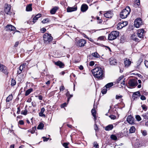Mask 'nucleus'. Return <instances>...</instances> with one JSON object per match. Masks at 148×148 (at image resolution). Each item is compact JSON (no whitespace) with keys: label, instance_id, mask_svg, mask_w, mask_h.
Instances as JSON below:
<instances>
[{"label":"nucleus","instance_id":"f257e3e1","mask_svg":"<svg viewBox=\"0 0 148 148\" xmlns=\"http://www.w3.org/2000/svg\"><path fill=\"white\" fill-rule=\"evenodd\" d=\"M93 76L97 79H101L104 77L103 69L100 67H96L92 70Z\"/></svg>","mask_w":148,"mask_h":148},{"label":"nucleus","instance_id":"f03ea898","mask_svg":"<svg viewBox=\"0 0 148 148\" xmlns=\"http://www.w3.org/2000/svg\"><path fill=\"white\" fill-rule=\"evenodd\" d=\"M131 11L130 7L127 6L123 10L120 14V17L122 19L127 18L128 15L129 14Z\"/></svg>","mask_w":148,"mask_h":148},{"label":"nucleus","instance_id":"7ed1b4c3","mask_svg":"<svg viewBox=\"0 0 148 148\" xmlns=\"http://www.w3.org/2000/svg\"><path fill=\"white\" fill-rule=\"evenodd\" d=\"M119 32L117 31H112L108 36V39L109 40H112L116 39L119 35Z\"/></svg>","mask_w":148,"mask_h":148},{"label":"nucleus","instance_id":"20e7f679","mask_svg":"<svg viewBox=\"0 0 148 148\" xmlns=\"http://www.w3.org/2000/svg\"><path fill=\"white\" fill-rule=\"evenodd\" d=\"M75 41V44L79 47H83L86 43V40L83 39L78 40L77 38H76Z\"/></svg>","mask_w":148,"mask_h":148},{"label":"nucleus","instance_id":"39448f33","mask_svg":"<svg viewBox=\"0 0 148 148\" xmlns=\"http://www.w3.org/2000/svg\"><path fill=\"white\" fill-rule=\"evenodd\" d=\"M53 39L51 34L46 33L43 36V40L45 43H49Z\"/></svg>","mask_w":148,"mask_h":148},{"label":"nucleus","instance_id":"423d86ee","mask_svg":"<svg viewBox=\"0 0 148 148\" xmlns=\"http://www.w3.org/2000/svg\"><path fill=\"white\" fill-rule=\"evenodd\" d=\"M143 24V22L142 19L140 18H136L134 22V25L136 28H139Z\"/></svg>","mask_w":148,"mask_h":148},{"label":"nucleus","instance_id":"0eeeda50","mask_svg":"<svg viewBox=\"0 0 148 148\" xmlns=\"http://www.w3.org/2000/svg\"><path fill=\"white\" fill-rule=\"evenodd\" d=\"M128 86L130 87H134L136 86L138 83L137 80L134 79H130L128 82Z\"/></svg>","mask_w":148,"mask_h":148},{"label":"nucleus","instance_id":"6e6552de","mask_svg":"<svg viewBox=\"0 0 148 148\" xmlns=\"http://www.w3.org/2000/svg\"><path fill=\"white\" fill-rule=\"evenodd\" d=\"M0 71L8 75V72L7 68L3 64H0Z\"/></svg>","mask_w":148,"mask_h":148},{"label":"nucleus","instance_id":"1a4fd4ad","mask_svg":"<svg viewBox=\"0 0 148 148\" xmlns=\"http://www.w3.org/2000/svg\"><path fill=\"white\" fill-rule=\"evenodd\" d=\"M127 121L128 123L132 125H134L135 123V121L134 119L131 115H129L127 117Z\"/></svg>","mask_w":148,"mask_h":148},{"label":"nucleus","instance_id":"9d476101","mask_svg":"<svg viewBox=\"0 0 148 148\" xmlns=\"http://www.w3.org/2000/svg\"><path fill=\"white\" fill-rule=\"evenodd\" d=\"M127 24L128 23L127 21H121L117 24V28L118 29H120L127 25Z\"/></svg>","mask_w":148,"mask_h":148},{"label":"nucleus","instance_id":"9b49d317","mask_svg":"<svg viewBox=\"0 0 148 148\" xmlns=\"http://www.w3.org/2000/svg\"><path fill=\"white\" fill-rule=\"evenodd\" d=\"M145 32L144 29H139L137 30V36L139 38L142 39L144 37Z\"/></svg>","mask_w":148,"mask_h":148},{"label":"nucleus","instance_id":"f8f14e48","mask_svg":"<svg viewBox=\"0 0 148 148\" xmlns=\"http://www.w3.org/2000/svg\"><path fill=\"white\" fill-rule=\"evenodd\" d=\"M5 29L7 31H11L16 29V28L11 25H8L5 27Z\"/></svg>","mask_w":148,"mask_h":148},{"label":"nucleus","instance_id":"ddd939ff","mask_svg":"<svg viewBox=\"0 0 148 148\" xmlns=\"http://www.w3.org/2000/svg\"><path fill=\"white\" fill-rule=\"evenodd\" d=\"M143 145L142 142L138 140H136L134 145V147L136 148H138L142 146Z\"/></svg>","mask_w":148,"mask_h":148},{"label":"nucleus","instance_id":"4468645a","mask_svg":"<svg viewBox=\"0 0 148 148\" xmlns=\"http://www.w3.org/2000/svg\"><path fill=\"white\" fill-rule=\"evenodd\" d=\"M113 15V12L112 11H108L104 14V16L107 18H111Z\"/></svg>","mask_w":148,"mask_h":148},{"label":"nucleus","instance_id":"2eb2a0df","mask_svg":"<svg viewBox=\"0 0 148 148\" xmlns=\"http://www.w3.org/2000/svg\"><path fill=\"white\" fill-rule=\"evenodd\" d=\"M10 5L5 4V6L4 11L7 14H9L10 13V11L11 8Z\"/></svg>","mask_w":148,"mask_h":148},{"label":"nucleus","instance_id":"dca6fc26","mask_svg":"<svg viewBox=\"0 0 148 148\" xmlns=\"http://www.w3.org/2000/svg\"><path fill=\"white\" fill-rule=\"evenodd\" d=\"M88 6L86 4H82L81 8V10L82 12H86L88 9Z\"/></svg>","mask_w":148,"mask_h":148},{"label":"nucleus","instance_id":"f3484780","mask_svg":"<svg viewBox=\"0 0 148 148\" xmlns=\"http://www.w3.org/2000/svg\"><path fill=\"white\" fill-rule=\"evenodd\" d=\"M77 9V6L75 7H68L67 8V12H71L76 11Z\"/></svg>","mask_w":148,"mask_h":148},{"label":"nucleus","instance_id":"a211bd4d","mask_svg":"<svg viewBox=\"0 0 148 148\" xmlns=\"http://www.w3.org/2000/svg\"><path fill=\"white\" fill-rule=\"evenodd\" d=\"M55 64L57 66H59L60 68H63L64 66V63L60 61L55 62Z\"/></svg>","mask_w":148,"mask_h":148},{"label":"nucleus","instance_id":"6ab92c4d","mask_svg":"<svg viewBox=\"0 0 148 148\" xmlns=\"http://www.w3.org/2000/svg\"><path fill=\"white\" fill-rule=\"evenodd\" d=\"M125 59L126 60L124 61V64L125 66L127 67L130 66L131 63V62L129 59H127V58Z\"/></svg>","mask_w":148,"mask_h":148},{"label":"nucleus","instance_id":"aec40b11","mask_svg":"<svg viewBox=\"0 0 148 148\" xmlns=\"http://www.w3.org/2000/svg\"><path fill=\"white\" fill-rule=\"evenodd\" d=\"M58 8H59L58 7H54L50 10V13L51 14H55L56 11L58 9Z\"/></svg>","mask_w":148,"mask_h":148},{"label":"nucleus","instance_id":"412c9836","mask_svg":"<svg viewBox=\"0 0 148 148\" xmlns=\"http://www.w3.org/2000/svg\"><path fill=\"white\" fill-rule=\"evenodd\" d=\"M110 64L111 65H116L117 64V60L113 58H110Z\"/></svg>","mask_w":148,"mask_h":148},{"label":"nucleus","instance_id":"4be33fe9","mask_svg":"<svg viewBox=\"0 0 148 148\" xmlns=\"http://www.w3.org/2000/svg\"><path fill=\"white\" fill-rule=\"evenodd\" d=\"M113 128V126L112 124H110L106 126L105 128V130L106 131H110Z\"/></svg>","mask_w":148,"mask_h":148},{"label":"nucleus","instance_id":"5701e85b","mask_svg":"<svg viewBox=\"0 0 148 148\" xmlns=\"http://www.w3.org/2000/svg\"><path fill=\"white\" fill-rule=\"evenodd\" d=\"M131 39L133 40L136 42H139L140 40L138 38L136 37L134 35H132L131 36Z\"/></svg>","mask_w":148,"mask_h":148},{"label":"nucleus","instance_id":"b1692460","mask_svg":"<svg viewBox=\"0 0 148 148\" xmlns=\"http://www.w3.org/2000/svg\"><path fill=\"white\" fill-rule=\"evenodd\" d=\"M13 99V96L12 94L10 95L8 97H7L6 99V102H8L12 100Z\"/></svg>","mask_w":148,"mask_h":148},{"label":"nucleus","instance_id":"393cba45","mask_svg":"<svg viewBox=\"0 0 148 148\" xmlns=\"http://www.w3.org/2000/svg\"><path fill=\"white\" fill-rule=\"evenodd\" d=\"M32 4H29V5H28L26 7V11H31L32 10Z\"/></svg>","mask_w":148,"mask_h":148},{"label":"nucleus","instance_id":"a878e982","mask_svg":"<svg viewBox=\"0 0 148 148\" xmlns=\"http://www.w3.org/2000/svg\"><path fill=\"white\" fill-rule=\"evenodd\" d=\"M33 91V89L32 88H30L27 90L25 94V95L26 96L28 95L29 94Z\"/></svg>","mask_w":148,"mask_h":148},{"label":"nucleus","instance_id":"bb28decb","mask_svg":"<svg viewBox=\"0 0 148 148\" xmlns=\"http://www.w3.org/2000/svg\"><path fill=\"white\" fill-rule=\"evenodd\" d=\"M44 124L42 123H40L38 125L37 129L38 130H42L43 128Z\"/></svg>","mask_w":148,"mask_h":148},{"label":"nucleus","instance_id":"cd10ccee","mask_svg":"<svg viewBox=\"0 0 148 148\" xmlns=\"http://www.w3.org/2000/svg\"><path fill=\"white\" fill-rule=\"evenodd\" d=\"M107 91V88L105 86L103 87L101 90V92L103 94H105L106 93Z\"/></svg>","mask_w":148,"mask_h":148},{"label":"nucleus","instance_id":"c85d7f7f","mask_svg":"<svg viewBox=\"0 0 148 148\" xmlns=\"http://www.w3.org/2000/svg\"><path fill=\"white\" fill-rule=\"evenodd\" d=\"M136 129L134 126H132L131 127L130 130V133H134Z\"/></svg>","mask_w":148,"mask_h":148},{"label":"nucleus","instance_id":"c756f323","mask_svg":"<svg viewBox=\"0 0 148 148\" xmlns=\"http://www.w3.org/2000/svg\"><path fill=\"white\" fill-rule=\"evenodd\" d=\"M113 85V83L112 82H110L106 84L105 87L107 89L109 88Z\"/></svg>","mask_w":148,"mask_h":148},{"label":"nucleus","instance_id":"7c9ffc66","mask_svg":"<svg viewBox=\"0 0 148 148\" xmlns=\"http://www.w3.org/2000/svg\"><path fill=\"white\" fill-rule=\"evenodd\" d=\"M92 55L94 57L96 58H98L100 56L99 54L97 52H95L92 53Z\"/></svg>","mask_w":148,"mask_h":148},{"label":"nucleus","instance_id":"2f4dec72","mask_svg":"<svg viewBox=\"0 0 148 148\" xmlns=\"http://www.w3.org/2000/svg\"><path fill=\"white\" fill-rule=\"evenodd\" d=\"M16 84V81L14 79H12L11 81V85L12 86H14Z\"/></svg>","mask_w":148,"mask_h":148},{"label":"nucleus","instance_id":"473e14b6","mask_svg":"<svg viewBox=\"0 0 148 148\" xmlns=\"http://www.w3.org/2000/svg\"><path fill=\"white\" fill-rule=\"evenodd\" d=\"M50 22V21L49 20L48 18H45L42 21L43 23H46Z\"/></svg>","mask_w":148,"mask_h":148},{"label":"nucleus","instance_id":"72a5a7b5","mask_svg":"<svg viewBox=\"0 0 148 148\" xmlns=\"http://www.w3.org/2000/svg\"><path fill=\"white\" fill-rule=\"evenodd\" d=\"M142 116L145 119H148V112L143 114Z\"/></svg>","mask_w":148,"mask_h":148},{"label":"nucleus","instance_id":"f704fd0d","mask_svg":"<svg viewBox=\"0 0 148 148\" xmlns=\"http://www.w3.org/2000/svg\"><path fill=\"white\" fill-rule=\"evenodd\" d=\"M110 138L113 140H117V137L116 136L114 135H112L111 136Z\"/></svg>","mask_w":148,"mask_h":148},{"label":"nucleus","instance_id":"c9c22d12","mask_svg":"<svg viewBox=\"0 0 148 148\" xmlns=\"http://www.w3.org/2000/svg\"><path fill=\"white\" fill-rule=\"evenodd\" d=\"M91 112L92 116H95V115H96V111L94 108H93L91 110Z\"/></svg>","mask_w":148,"mask_h":148},{"label":"nucleus","instance_id":"e433bc0d","mask_svg":"<svg viewBox=\"0 0 148 148\" xmlns=\"http://www.w3.org/2000/svg\"><path fill=\"white\" fill-rule=\"evenodd\" d=\"M94 130H95V132L96 133L98 130V127L97 125L96 124V123H95L94 125Z\"/></svg>","mask_w":148,"mask_h":148},{"label":"nucleus","instance_id":"4c0bfd02","mask_svg":"<svg viewBox=\"0 0 148 148\" xmlns=\"http://www.w3.org/2000/svg\"><path fill=\"white\" fill-rule=\"evenodd\" d=\"M27 110H22L21 112V114L25 115L27 114Z\"/></svg>","mask_w":148,"mask_h":148},{"label":"nucleus","instance_id":"58836bf2","mask_svg":"<svg viewBox=\"0 0 148 148\" xmlns=\"http://www.w3.org/2000/svg\"><path fill=\"white\" fill-rule=\"evenodd\" d=\"M123 76H121L119 77L116 81L117 83H119L120 82V81L121 80V79H123Z\"/></svg>","mask_w":148,"mask_h":148},{"label":"nucleus","instance_id":"ea45409f","mask_svg":"<svg viewBox=\"0 0 148 148\" xmlns=\"http://www.w3.org/2000/svg\"><path fill=\"white\" fill-rule=\"evenodd\" d=\"M105 37L104 36H102L99 37L98 38V39L101 40H105Z\"/></svg>","mask_w":148,"mask_h":148},{"label":"nucleus","instance_id":"a19ab883","mask_svg":"<svg viewBox=\"0 0 148 148\" xmlns=\"http://www.w3.org/2000/svg\"><path fill=\"white\" fill-rule=\"evenodd\" d=\"M136 120L138 121H140L141 119L140 116L139 115H137L136 116Z\"/></svg>","mask_w":148,"mask_h":148},{"label":"nucleus","instance_id":"79ce46f5","mask_svg":"<svg viewBox=\"0 0 148 148\" xmlns=\"http://www.w3.org/2000/svg\"><path fill=\"white\" fill-rule=\"evenodd\" d=\"M38 18L37 17H35V16L33 18L32 20V22L33 23H34L36 22L37 20H38Z\"/></svg>","mask_w":148,"mask_h":148},{"label":"nucleus","instance_id":"37998d69","mask_svg":"<svg viewBox=\"0 0 148 148\" xmlns=\"http://www.w3.org/2000/svg\"><path fill=\"white\" fill-rule=\"evenodd\" d=\"M140 0H136L135 1V3H136L135 4V5L136 4L137 5L139 6L140 4Z\"/></svg>","mask_w":148,"mask_h":148},{"label":"nucleus","instance_id":"c03bdc74","mask_svg":"<svg viewBox=\"0 0 148 148\" xmlns=\"http://www.w3.org/2000/svg\"><path fill=\"white\" fill-rule=\"evenodd\" d=\"M140 95V92L139 91H137L134 93L133 96L134 97V95Z\"/></svg>","mask_w":148,"mask_h":148},{"label":"nucleus","instance_id":"a18cd8bd","mask_svg":"<svg viewBox=\"0 0 148 148\" xmlns=\"http://www.w3.org/2000/svg\"><path fill=\"white\" fill-rule=\"evenodd\" d=\"M65 89L64 86L63 85H62L60 87V91H63Z\"/></svg>","mask_w":148,"mask_h":148},{"label":"nucleus","instance_id":"49530a36","mask_svg":"<svg viewBox=\"0 0 148 148\" xmlns=\"http://www.w3.org/2000/svg\"><path fill=\"white\" fill-rule=\"evenodd\" d=\"M142 134L144 136H145L147 135V132L145 130L141 131Z\"/></svg>","mask_w":148,"mask_h":148},{"label":"nucleus","instance_id":"de8ad7c7","mask_svg":"<svg viewBox=\"0 0 148 148\" xmlns=\"http://www.w3.org/2000/svg\"><path fill=\"white\" fill-rule=\"evenodd\" d=\"M141 107L143 108V109L145 110L146 111L147 110V107L145 105H142Z\"/></svg>","mask_w":148,"mask_h":148},{"label":"nucleus","instance_id":"09e8293b","mask_svg":"<svg viewBox=\"0 0 148 148\" xmlns=\"http://www.w3.org/2000/svg\"><path fill=\"white\" fill-rule=\"evenodd\" d=\"M94 146L96 148H99V145L97 143V142H95L94 143Z\"/></svg>","mask_w":148,"mask_h":148},{"label":"nucleus","instance_id":"8fccbe9b","mask_svg":"<svg viewBox=\"0 0 148 148\" xmlns=\"http://www.w3.org/2000/svg\"><path fill=\"white\" fill-rule=\"evenodd\" d=\"M109 117L111 119H115L116 118V117L115 116L113 115H110Z\"/></svg>","mask_w":148,"mask_h":148},{"label":"nucleus","instance_id":"3c124183","mask_svg":"<svg viewBox=\"0 0 148 148\" xmlns=\"http://www.w3.org/2000/svg\"><path fill=\"white\" fill-rule=\"evenodd\" d=\"M42 138L43 139V140L44 142L47 141L49 139V138H46L45 137H43Z\"/></svg>","mask_w":148,"mask_h":148},{"label":"nucleus","instance_id":"603ef678","mask_svg":"<svg viewBox=\"0 0 148 148\" xmlns=\"http://www.w3.org/2000/svg\"><path fill=\"white\" fill-rule=\"evenodd\" d=\"M144 64L145 65L147 68L148 67V61L147 60H145L144 62Z\"/></svg>","mask_w":148,"mask_h":148},{"label":"nucleus","instance_id":"864d4df0","mask_svg":"<svg viewBox=\"0 0 148 148\" xmlns=\"http://www.w3.org/2000/svg\"><path fill=\"white\" fill-rule=\"evenodd\" d=\"M68 143H64L63 144V146L65 147H68Z\"/></svg>","mask_w":148,"mask_h":148},{"label":"nucleus","instance_id":"5fc2aeb1","mask_svg":"<svg viewBox=\"0 0 148 148\" xmlns=\"http://www.w3.org/2000/svg\"><path fill=\"white\" fill-rule=\"evenodd\" d=\"M122 95H116V99H119L120 98H121L122 97Z\"/></svg>","mask_w":148,"mask_h":148},{"label":"nucleus","instance_id":"6e6d98bb","mask_svg":"<svg viewBox=\"0 0 148 148\" xmlns=\"http://www.w3.org/2000/svg\"><path fill=\"white\" fill-rule=\"evenodd\" d=\"M140 99L142 100H144L146 99V98L144 95H142L140 97Z\"/></svg>","mask_w":148,"mask_h":148},{"label":"nucleus","instance_id":"4d7b16f0","mask_svg":"<svg viewBox=\"0 0 148 148\" xmlns=\"http://www.w3.org/2000/svg\"><path fill=\"white\" fill-rule=\"evenodd\" d=\"M32 105L33 107H36V103L35 101H33L32 102Z\"/></svg>","mask_w":148,"mask_h":148},{"label":"nucleus","instance_id":"13d9d810","mask_svg":"<svg viewBox=\"0 0 148 148\" xmlns=\"http://www.w3.org/2000/svg\"><path fill=\"white\" fill-rule=\"evenodd\" d=\"M18 123L21 125H23L24 124V121L23 120L19 121L18 122Z\"/></svg>","mask_w":148,"mask_h":148},{"label":"nucleus","instance_id":"bf43d9fd","mask_svg":"<svg viewBox=\"0 0 148 148\" xmlns=\"http://www.w3.org/2000/svg\"><path fill=\"white\" fill-rule=\"evenodd\" d=\"M94 64V62L93 61H91L90 62L89 65L90 66H93Z\"/></svg>","mask_w":148,"mask_h":148},{"label":"nucleus","instance_id":"052dcab7","mask_svg":"<svg viewBox=\"0 0 148 148\" xmlns=\"http://www.w3.org/2000/svg\"><path fill=\"white\" fill-rule=\"evenodd\" d=\"M66 105H67V103H63V104H62V105H61V107L62 108H63L64 107L66 106Z\"/></svg>","mask_w":148,"mask_h":148},{"label":"nucleus","instance_id":"680f3d73","mask_svg":"<svg viewBox=\"0 0 148 148\" xmlns=\"http://www.w3.org/2000/svg\"><path fill=\"white\" fill-rule=\"evenodd\" d=\"M39 116H44L45 117V115L44 114H43V113H42L40 112L39 113Z\"/></svg>","mask_w":148,"mask_h":148},{"label":"nucleus","instance_id":"e2e57ef3","mask_svg":"<svg viewBox=\"0 0 148 148\" xmlns=\"http://www.w3.org/2000/svg\"><path fill=\"white\" fill-rule=\"evenodd\" d=\"M36 97H38L39 99L40 100H42V95H40L39 96H36Z\"/></svg>","mask_w":148,"mask_h":148},{"label":"nucleus","instance_id":"0e129e2a","mask_svg":"<svg viewBox=\"0 0 148 148\" xmlns=\"http://www.w3.org/2000/svg\"><path fill=\"white\" fill-rule=\"evenodd\" d=\"M20 107H18L17 108V113L18 114H19L20 113Z\"/></svg>","mask_w":148,"mask_h":148},{"label":"nucleus","instance_id":"69168bd1","mask_svg":"<svg viewBox=\"0 0 148 148\" xmlns=\"http://www.w3.org/2000/svg\"><path fill=\"white\" fill-rule=\"evenodd\" d=\"M35 17H37L38 18H39L41 16V14H38L36 15Z\"/></svg>","mask_w":148,"mask_h":148},{"label":"nucleus","instance_id":"338daca9","mask_svg":"<svg viewBox=\"0 0 148 148\" xmlns=\"http://www.w3.org/2000/svg\"><path fill=\"white\" fill-rule=\"evenodd\" d=\"M27 65L26 63H23L22 64L21 66L24 69L25 67Z\"/></svg>","mask_w":148,"mask_h":148},{"label":"nucleus","instance_id":"774afa93","mask_svg":"<svg viewBox=\"0 0 148 148\" xmlns=\"http://www.w3.org/2000/svg\"><path fill=\"white\" fill-rule=\"evenodd\" d=\"M45 108H42L40 112L43 113V112H45Z\"/></svg>","mask_w":148,"mask_h":148}]
</instances>
